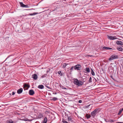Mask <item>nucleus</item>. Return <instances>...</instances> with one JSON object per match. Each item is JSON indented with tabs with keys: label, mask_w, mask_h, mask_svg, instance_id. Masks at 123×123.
Segmentation results:
<instances>
[{
	"label": "nucleus",
	"mask_w": 123,
	"mask_h": 123,
	"mask_svg": "<svg viewBox=\"0 0 123 123\" xmlns=\"http://www.w3.org/2000/svg\"><path fill=\"white\" fill-rule=\"evenodd\" d=\"M90 105H89L86 106L87 107V108L88 107H89V106Z\"/></svg>",
	"instance_id": "4c0bfd02"
},
{
	"label": "nucleus",
	"mask_w": 123,
	"mask_h": 123,
	"mask_svg": "<svg viewBox=\"0 0 123 123\" xmlns=\"http://www.w3.org/2000/svg\"><path fill=\"white\" fill-rule=\"evenodd\" d=\"M85 70L88 73H89L90 72V69L89 68H86Z\"/></svg>",
	"instance_id": "aec40b11"
},
{
	"label": "nucleus",
	"mask_w": 123,
	"mask_h": 123,
	"mask_svg": "<svg viewBox=\"0 0 123 123\" xmlns=\"http://www.w3.org/2000/svg\"><path fill=\"white\" fill-rule=\"evenodd\" d=\"M66 119L63 118L62 122L63 123H73V121L72 120V118L71 116H69L67 118V120L68 121V122L66 120Z\"/></svg>",
	"instance_id": "f03ea898"
},
{
	"label": "nucleus",
	"mask_w": 123,
	"mask_h": 123,
	"mask_svg": "<svg viewBox=\"0 0 123 123\" xmlns=\"http://www.w3.org/2000/svg\"><path fill=\"white\" fill-rule=\"evenodd\" d=\"M113 121L111 119H110L108 121L109 122H113Z\"/></svg>",
	"instance_id": "7c9ffc66"
},
{
	"label": "nucleus",
	"mask_w": 123,
	"mask_h": 123,
	"mask_svg": "<svg viewBox=\"0 0 123 123\" xmlns=\"http://www.w3.org/2000/svg\"><path fill=\"white\" fill-rule=\"evenodd\" d=\"M116 123H123L122 122H118Z\"/></svg>",
	"instance_id": "e433bc0d"
},
{
	"label": "nucleus",
	"mask_w": 123,
	"mask_h": 123,
	"mask_svg": "<svg viewBox=\"0 0 123 123\" xmlns=\"http://www.w3.org/2000/svg\"><path fill=\"white\" fill-rule=\"evenodd\" d=\"M102 49L103 50H108L113 49L109 47L104 46L102 48Z\"/></svg>",
	"instance_id": "0eeeda50"
},
{
	"label": "nucleus",
	"mask_w": 123,
	"mask_h": 123,
	"mask_svg": "<svg viewBox=\"0 0 123 123\" xmlns=\"http://www.w3.org/2000/svg\"><path fill=\"white\" fill-rule=\"evenodd\" d=\"M98 109H96L93 111L91 113V115L93 117H95L96 115Z\"/></svg>",
	"instance_id": "39448f33"
},
{
	"label": "nucleus",
	"mask_w": 123,
	"mask_h": 123,
	"mask_svg": "<svg viewBox=\"0 0 123 123\" xmlns=\"http://www.w3.org/2000/svg\"><path fill=\"white\" fill-rule=\"evenodd\" d=\"M116 43L118 45H123V42L121 41H117Z\"/></svg>",
	"instance_id": "9d476101"
},
{
	"label": "nucleus",
	"mask_w": 123,
	"mask_h": 123,
	"mask_svg": "<svg viewBox=\"0 0 123 123\" xmlns=\"http://www.w3.org/2000/svg\"><path fill=\"white\" fill-rule=\"evenodd\" d=\"M24 7L28 8L29 7V6L28 5H25Z\"/></svg>",
	"instance_id": "473e14b6"
},
{
	"label": "nucleus",
	"mask_w": 123,
	"mask_h": 123,
	"mask_svg": "<svg viewBox=\"0 0 123 123\" xmlns=\"http://www.w3.org/2000/svg\"><path fill=\"white\" fill-rule=\"evenodd\" d=\"M123 111V110H122V109L121 110H120L119 111L118 113L117 114V115H120Z\"/></svg>",
	"instance_id": "5701e85b"
},
{
	"label": "nucleus",
	"mask_w": 123,
	"mask_h": 123,
	"mask_svg": "<svg viewBox=\"0 0 123 123\" xmlns=\"http://www.w3.org/2000/svg\"><path fill=\"white\" fill-rule=\"evenodd\" d=\"M85 117L87 119H88L90 117L91 115H88L87 113H86L85 115Z\"/></svg>",
	"instance_id": "dca6fc26"
},
{
	"label": "nucleus",
	"mask_w": 123,
	"mask_h": 123,
	"mask_svg": "<svg viewBox=\"0 0 123 123\" xmlns=\"http://www.w3.org/2000/svg\"><path fill=\"white\" fill-rule=\"evenodd\" d=\"M24 87H27L28 88H29L30 87V86L29 85H28V84H25L24 85Z\"/></svg>",
	"instance_id": "4be33fe9"
},
{
	"label": "nucleus",
	"mask_w": 123,
	"mask_h": 123,
	"mask_svg": "<svg viewBox=\"0 0 123 123\" xmlns=\"http://www.w3.org/2000/svg\"><path fill=\"white\" fill-rule=\"evenodd\" d=\"M88 81L90 83H91L92 82V78L91 77H90L89 78V79Z\"/></svg>",
	"instance_id": "bb28decb"
},
{
	"label": "nucleus",
	"mask_w": 123,
	"mask_h": 123,
	"mask_svg": "<svg viewBox=\"0 0 123 123\" xmlns=\"http://www.w3.org/2000/svg\"><path fill=\"white\" fill-rule=\"evenodd\" d=\"M10 56H8V57H7V58H8Z\"/></svg>",
	"instance_id": "a19ab883"
},
{
	"label": "nucleus",
	"mask_w": 123,
	"mask_h": 123,
	"mask_svg": "<svg viewBox=\"0 0 123 123\" xmlns=\"http://www.w3.org/2000/svg\"><path fill=\"white\" fill-rule=\"evenodd\" d=\"M81 68V65L79 64L77 65L74 67V69L77 70H80Z\"/></svg>",
	"instance_id": "20e7f679"
},
{
	"label": "nucleus",
	"mask_w": 123,
	"mask_h": 123,
	"mask_svg": "<svg viewBox=\"0 0 123 123\" xmlns=\"http://www.w3.org/2000/svg\"><path fill=\"white\" fill-rule=\"evenodd\" d=\"M67 64L66 63H65L63 64V68H65Z\"/></svg>",
	"instance_id": "c85d7f7f"
},
{
	"label": "nucleus",
	"mask_w": 123,
	"mask_h": 123,
	"mask_svg": "<svg viewBox=\"0 0 123 123\" xmlns=\"http://www.w3.org/2000/svg\"><path fill=\"white\" fill-rule=\"evenodd\" d=\"M45 86L46 87L48 88L49 89H51V87H50L48 86L47 85H45Z\"/></svg>",
	"instance_id": "a878e982"
},
{
	"label": "nucleus",
	"mask_w": 123,
	"mask_h": 123,
	"mask_svg": "<svg viewBox=\"0 0 123 123\" xmlns=\"http://www.w3.org/2000/svg\"><path fill=\"white\" fill-rule=\"evenodd\" d=\"M11 121H8L6 123H13V122L12 120H11Z\"/></svg>",
	"instance_id": "393cba45"
},
{
	"label": "nucleus",
	"mask_w": 123,
	"mask_h": 123,
	"mask_svg": "<svg viewBox=\"0 0 123 123\" xmlns=\"http://www.w3.org/2000/svg\"><path fill=\"white\" fill-rule=\"evenodd\" d=\"M117 50L120 51H122L123 50V49L122 47L120 46H118L117 47Z\"/></svg>",
	"instance_id": "4468645a"
},
{
	"label": "nucleus",
	"mask_w": 123,
	"mask_h": 123,
	"mask_svg": "<svg viewBox=\"0 0 123 123\" xmlns=\"http://www.w3.org/2000/svg\"><path fill=\"white\" fill-rule=\"evenodd\" d=\"M32 77L34 80H36L37 78V76L36 74H34L32 75Z\"/></svg>",
	"instance_id": "6e6552de"
},
{
	"label": "nucleus",
	"mask_w": 123,
	"mask_h": 123,
	"mask_svg": "<svg viewBox=\"0 0 123 123\" xmlns=\"http://www.w3.org/2000/svg\"><path fill=\"white\" fill-rule=\"evenodd\" d=\"M73 83L78 86H80L83 84L84 83L82 81H79L77 79H74V80Z\"/></svg>",
	"instance_id": "f257e3e1"
},
{
	"label": "nucleus",
	"mask_w": 123,
	"mask_h": 123,
	"mask_svg": "<svg viewBox=\"0 0 123 123\" xmlns=\"http://www.w3.org/2000/svg\"><path fill=\"white\" fill-rule=\"evenodd\" d=\"M47 117H45L43 121L44 122H45V123H46L47 122Z\"/></svg>",
	"instance_id": "b1692460"
},
{
	"label": "nucleus",
	"mask_w": 123,
	"mask_h": 123,
	"mask_svg": "<svg viewBox=\"0 0 123 123\" xmlns=\"http://www.w3.org/2000/svg\"><path fill=\"white\" fill-rule=\"evenodd\" d=\"M58 74H59L60 75L62 76V74L61 71H58Z\"/></svg>",
	"instance_id": "cd10ccee"
},
{
	"label": "nucleus",
	"mask_w": 123,
	"mask_h": 123,
	"mask_svg": "<svg viewBox=\"0 0 123 123\" xmlns=\"http://www.w3.org/2000/svg\"><path fill=\"white\" fill-rule=\"evenodd\" d=\"M42 123H45V122H44L43 121L42 122Z\"/></svg>",
	"instance_id": "58836bf2"
},
{
	"label": "nucleus",
	"mask_w": 123,
	"mask_h": 123,
	"mask_svg": "<svg viewBox=\"0 0 123 123\" xmlns=\"http://www.w3.org/2000/svg\"><path fill=\"white\" fill-rule=\"evenodd\" d=\"M58 99V98L56 97H53L51 99V100H53L54 101H55L57 100Z\"/></svg>",
	"instance_id": "412c9836"
},
{
	"label": "nucleus",
	"mask_w": 123,
	"mask_h": 123,
	"mask_svg": "<svg viewBox=\"0 0 123 123\" xmlns=\"http://www.w3.org/2000/svg\"><path fill=\"white\" fill-rule=\"evenodd\" d=\"M23 89L22 88H20L17 90V93L18 94H20L23 91Z\"/></svg>",
	"instance_id": "f8f14e48"
},
{
	"label": "nucleus",
	"mask_w": 123,
	"mask_h": 123,
	"mask_svg": "<svg viewBox=\"0 0 123 123\" xmlns=\"http://www.w3.org/2000/svg\"><path fill=\"white\" fill-rule=\"evenodd\" d=\"M91 73L92 75L93 76H94L95 75V73L93 70V69H91Z\"/></svg>",
	"instance_id": "6ab92c4d"
},
{
	"label": "nucleus",
	"mask_w": 123,
	"mask_h": 123,
	"mask_svg": "<svg viewBox=\"0 0 123 123\" xmlns=\"http://www.w3.org/2000/svg\"><path fill=\"white\" fill-rule=\"evenodd\" d=\"M15 94V92H13L12 93V95H14Z\"/></svg>",
	"instance_id": "c9c22d12"
},
{
	"label": "nucleus",
	"mask_w": 123,
	"mask_h": 123,
	"mask_svg": "<svg viewBox=\"0 0 123 123\" xmlns=\"http://www.w3.org/2000/svg\"><path fill=\"white\" fill-rule=\"evenodd\" d=\"M29 93L30 95H32L35 94V92L33 90L31 89L29 91Z\"/></svg>",
	"instance_id": "1a4fd4ad"
},
{
	"label": "nucleus",
	"mask_w": 123,
	"mask_h": 123,
	"mask_svg": "<svg viewBox=\"0 0 123 123\" xmlns=\"http://www.w3.org/2000/svg\"><path fill=\"white\" fill-rule=\"evenodd\" d=\"M63 89H66V88H63Z\"/></svg>",
	"instance_id": "ea45409f"
},
{
	"label": "nucleus",
	"mask_w": 123,
	"mask_h": 123,
	"mask_svg": "<svg viewBox=\"0 0 123 123\" xmlns=\"http://www.w3.org/2000/svg\"><path fill=\"white\" fill-rule=\"evenodd\" d=\"M41 13V12H39V13H38V12H34L32 13H30L29 14H28V15L32 16V15H35L36 14H37L38 13Z\"/></svg>",
	"instance_id": "ddd939ff"
},
{
	"label": "nucleus",
	"mask_w": 123,
	"mask_h": 123,
	"mask_svg": "<svg viewBox=\"0 0 123 123\" xmlns=\"http://www.w3.org/2000/svg\"><path fill=\"white\" fill-rule=\"evenodd\" d=\"M43 117V115L42 114L39 113L38 115V117L39 118H41Z\"/></svg>",
	"instance_id": "f3484780"
},
{
	"label": "nucleus",
	"mask_w": 123,
	"mask_h": 123,
	"mask_svg": "<svg viewBox=\"0 0 123 123\" xmlns=\"http://www.w3.org/2000/svg\"><path fill=\"white\" fill-rule=\"evenodd\" d=\"M46 74H44L42 75L41 76V77L42 78H44L46 77Z\"/></svg>",
	"instance_id": "2f4dec72"
},
{
	"label": "nucleus",
	"mask_w": 123,
	"mask_h": 123,
	"mask_svg": "<svg viewBox=\"0 0 123 123\" xmlns=\"http://www.w3.org/2000/svg\"><path fill=\"white\" fill-rule=\"evenodd\" d=\"M82 101L81 100H80L78 102L79 103H81L82 102Z\"/></svg>",
	"instance_id": "f704fd0d"
},
{
	"label": "nucleus",
	"mask_w": 123,
	"mask_h": 123,
	"mask_svg": "<svg viewBox=\"0 0 123 123\" xmlns=\"http://www.w3.org/2000/svg\"><path fill=\"white\" fill-rule=\"evenodd\" d=\"M38 88L40 89H43L44 88V86L42 85H39L38 86Z\"/></svg>",
	"instance_id": "2eb2a0df"
},
{
	"label": "nucleus",
	"mask_w": 123,
	"mask_h": 123,
	"mask_svg": "<svg viewBox=\"0 0 123 123\" xmlns=\"http://www.w3.org/2000/svg\"><path fill=\"white\" fill-rule=\"evenodd\" d=\"M122 110H123V108H122Z\"/></svg>",
	"instance_id": "79ce46f5"
},
{
	"label": "nucleus",
	"mask_w": 123,
	"mask_h": 123,
	"mask_svg": "<svg viewBox=\"0 0 123 123\" xmlns=\"http://www.w3.org/2000/svg\"><path fill=\"white\" fill-rule=\"evenodd\" d=\"M107 38L108 39L110 40H113L118 39L115 36L114 37L108 35Z\"/></svg>",
	"instance_id": "423d86ee"
},
{
	"label": "nucleus",
	"mask_w": 123,
	"mask_h": 123,
	"mask_svg": "<svg viewBox=\"0 0 123 123\" xmlns=\"http://www.w3.org/2000/svg\"><path fill=\"white\" fill-rule=\"evenodd\" d=\"M56 94V93H55V94Z\"/></svg>",
	"instance_id": "37998d69"
},
{
	"label": "nucleus",
	"mask_w": 123,
	"mask_h": 123,
	"mask_svg": "<svg viewBox=\"0 0 123 123\" xmlns=\"http://www.w3.org/2000/svg\"><path fill=\"white\" fill-rule=\"evenodd\" d=\"M65 115H63V117L65 118V119L67 120V118L69 116L68 115V114H67L66 112H65L64 113Z\"/></svg>",
	"instance_id": "9b49d317"
},
{
	"label": "nucleus",
	"mask_w": 123,
	"mask_h": 123,
	"mask_svg": "<svg viewBox=\"0 0 123 123\" xmlns=\"http://www.w3.org/2000/svg\"><path fill=\"white\" fill-rule=\"evenodd\" d=\"M74 66H72L70 68V70L71 71H72L74 70Z\"/></svg>",
	"instance_id": "c756f323"
},
{
	"label": "nucleus",
	"mask_w": 123,
	"mask_h": 123,
	"mask_svg": "<svg viewBox=\"0 0 123 123\" xmlns=\"http://www.w3.org/2000/svg\"><path fill=\"white\" fill-rule=\"evenodd\" d=\"M118 58V55H113L111 56L109 58V60L110 61H111L113 59Z\"/></svg>",
	"instance_id": "7ed1b4c3"
},
{
	"label": "nucleus",
	"mask_w": 123,
	"mask_h": 123,
	"mask_svg": "<svg viewBox=\"0 0 123 123\" xmlns=\"http://www.w3.org/2000/svg\"><path fill=\"white\" fill-rule=\"evenodd\" d=\"M20 4L21 7H24L25 5L22 2H20Z\"/></svg>",
	"instance_id": "a211bd4d"
},
{
	"label": "nucleus",
	"mask_w": 123,
	"mask_h": 123,
	"mask_svg": "<svg viewBox=\"0 0 123 123\" xmlns=\"http://www.w3.org/2000/svg\"><path fill=\"white\" fill-rule=\"evenodd\" d=\"M86 56L91 57L93 56L92 55H88L87 56Z\"/></svg>",
	"instance_id": "72a5a7b5"
}]
</instances>
